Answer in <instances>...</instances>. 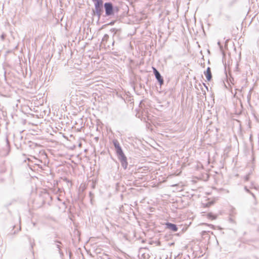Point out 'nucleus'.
<instances>
[{
    "label": "nucleus",
    "mask_w": 259,
    "mask_h": 259,
    "mask_svg": "<svg viewBox=\"0 0 259 259\" xmlns=\"http://www.w3.org/2000/svg\"><path fill=\"white\" fill-rule=\"evenodd\" d=\"M226 18H227L228 19H230V16H226Z\"/></svg>",
    "instance_id": "7c9ffc66"
},
{
    "label": "nucleus",
    "mask_w": 259,
    "mask_h": 259,
    "mask_svg": "<svg viewBox=\"0 0 259 259\" xmlns=\"http://www.w3.org/2000/svg\"><path fill=\"white\" fill-rule=\"evenodd\" d=\"M244 179H245V181H249V174H248V175H246V176L245 177Z\"/></svg>",
    "instance_id": "6ab92c4d"
},
{
    "label": "nucleus",
    "mask_w": 259,
    "mask_h": 259,
    "mask_svg": "<svg viewBox=\"0 0 259 259\" xmlns=\"http://www.w3.org/2000/svg\"><path fill=\"white\" fill-rule=\"evenodd\" d=\"M115 22V21H111L109 23L107 24L108 25H113Z\"/></svg>",
    "instance_id": "aec40b11"
},
{
    "label": "nucleus",
    "mask_w": 259,
    "mask_h": 259,
    "mask_svg": "<svg viewBox=\"0 0 259 259\" xmlns=\"http://www.w3.org/2000/svg\"><path fill=\"white\" fill-rule=\"evenodd\" d=\"M5 36H6L5 34H3L1 35V37L2 39V40H4V39H5Z\"/></svg>",
    "instance_id": "4be33fe9"
},
{
    "label": "nucleus",
    "mask_w": 259,
    "mask_h": 259,
    "mask_svg": "<svg viewBox=\"0 0 259 259\" xmlns=\"http://www.w3.org/2000/svg\"><path fill=\"white\" fill-rule=\"evenodd\" d=\"M110 31L113 33V39L114 40H120V35L121 32V29L117 28H111Z\"/></svg>",
    "instance_id": "20e7f679"
},
{
    "label": "nucleus",
    "mask_w": 259,
    "mask_h": 259,
    "mask_svg": "<svg viewBox=\"0 0 259 259\" xmlns=\"http://www.w3.org/2000/svg\"><path fill=\"white\" fill-rule=\"evenodd\" d=\"M33 226H34L35 225V223H33Z\"/></svg>",
    "instance_id": "f704fd0d"
},
{
    "label": "nucleus",
    "mask_w": 259,
    "mask_h": 259,
    "mask_svg": "<svg viewBox=\"0 0 259 259\" xmlns=\"http://www.w3.org/2000/svg\"><path fill=\"white\" fill-rule=\"evenodd\" d=\"M57 199L59 201H61V199H60V198L59 197H57Z\"/></svg>",
    "instance_id": "473e14b6"
},
{
    "label": "nucleus",
    "mask_w": 259,
    "mask_h": 259,
    "mask_svg": "<svg viewBox=\"0 0 259 259\" xmlns=\"http://www.w3.org/2000/svg\"><path fill=\"white\" fill-rule=\"evenodd\" d=\"M94 4L95 9L92 11V15L98 17L99 20L101 17L113 18L118 14L120 10L119 6L111 2L104 3L103 0H92Z\"/></svg>",
    "instance_id": "f257e3e1"
},
{
    "label": "nucleus",
    "mask_w": 259,
    "mask_h": 259,
    "mask_svg": "<svg viewBox=\"0 0 259 259\" xmlns=\"http://www.w3.org/2000/svg\"><path fill=\"white\" fill-rule=\"evenodd\" d=\"M249 194H251L252 196V197L255 199V195L252 192H251V193H249Z\"/></svg>",
    "instance_id": "c85d7f7f"
},
{
    "label": "nucleus",
    "mask_w": 259,
    "mask_h": 259,
    "mask_svg": "<svg viewBox=\"0 0 259 259\" xmlns=\"http://www.w3.org/2000/svg\"><path fill=\"white\" fill-rule=\"evenodd\" d=\"M101 259H111L109 255L107 254H103L102 256H100Z\"/></svg>",
    "instance_id": "4468645a"
},
{
    "label": "nucleus",
    "mask_w": 259,
    "mask_h": 259,
    "mask_svg": "<svg viewBox=\"0 0 259 259\" xmlns=\"http://www.w3.org/2000/svg\"><path fill=\"white\" fill-rule=\"evenodd\" d=\"M94 140H95L96 142H98L99 140V137H95Z\"/></svg>",
    "instance_id": "cd10ccee"
},
{
    "label": "nucleus",
    "mask_w": 259,
    "mask_h": 259,
    "mask_svg": "<svg viewBox=\"0 0 259 259\" xmlns=\"http://www.w3.org/2000/svg\"><path fill=\"white\" fill-rule=\"evenodd\" d=\"M204 74L206 77V80L207 81H210L212 79V74L211 72V68L209 67H208L206 68V70L204 71Z\"/></svg>",
    "instance_id": "423d86ee"
},
{
    "label": "nucleus",
    "mask_w": 259,
    "mask_h": 259,
    "mask_svg": "<svg viewBox=\"0 0 259 259\" xmlns=\"http://www.w3.org/2000/svg\"><path fill=\"white\" fill-rule=\"evenodd\" d=\"M203 85L205 87V88L206 89V90H207V91H208V87L206 85V84L205 83H203Z\"/></svg>",
    "instance_id": "bb28decb"
},
{
    "label": "nucleus",
    "mask_w": 259,
    "mask_h": 259,
    "mask_svg": "<svg viewBox=\"0 0 259 259\" xmlns=\"http://www.w3.org/2000/svg\"><path fill=\"white\" fill-rule=\"evenodd\" d=\"M6 144L5 145V148L6 149V153L4 154V155L7 156L9 154L10 151V145L8 138L6 139Z\"/></svg>",
    "instance_id": "1a4fd4ad"
},
{
    "label": "nucleus",
    "mask_w": 259,
    "mask_h": 259,
    "mask_svg": "<svg viewBox=\"0 0 259 259\" xmlns=\"http://www.w3.org/2000/svg\"><path fill=\"white\" fill-rule=\"evenodd\" d=\"M252 90H253V89H250L249 91V93L247 95V101L248 102H249L251 100V93H252Z\"/></svg>",
    "instance_id": "ddd939ff"
},
{
    "label": "nucleus",
    "mask_w": 259,
    "mask_h": 259,
    "mask_svg": "<svg viewBox=\"0 0 259 259\" xmlns=\"http://www.w3.org/2000/svg\"><path fill=\"white\" fill-rule=\"evenodd\" d=\"M203 85L205 87V88L206 89V90H207V91H208V87L206 85V84L205 83H203Z\"/></svg>",
    "instance_id": "393cba45"
},
{
    "label": "nucleus",
    "mask_w": 259,
    "mask_h": 259,
    "mask_svg": "<svg viewBox=\"0 0 259 259\" xmlns=\"http://www.w3.org/2000/svg\"><path fill=\"white\" fill-rule=\"evenodd\" d=\"M165 228L169 229L172 232H177L178 230V227L175 224H173L168 222L165 223Z\"/></svg>",
    "instance_id": "39448f33"
},
{
    "label": "nucleus",
    "mask_w": 259,
    "mask_h": 259,
    "mask_svg": "<svg viewBox=\"0 0 259 259\" xmlns=\"http://www.w3.org/2000/svg\"><path fill=\"white\" fill-rule=\"evenodd\" d=\"M236 0H233L230 3V6H232L235 3H236Z\"/></svg>",
    "instance_id": "412c9836"
},
{
    "label": "nucleus",
    "mask_w": 259,
    "mask_h": 259,
    "mask_svg": "<svg viewBox=\"0 0 259 259\" xmlns=\"http://www.w3.org/2000/svg\"><path fill=\"white\" fill-rule=\"evenodd\" d=\"M218 45L220 46V49H222V48H223V46L221 45V42H220V41H219V42H218Z\"/></svg>",
    "instance_id": "b1692460"
},
{
    "label": "nucleus",
    "mask_w": 259,
    "mask_h": 259,
    "mask_svg": "<svg viewBox=\"0 0 259 259\" xmlns=\"http://www.w3.org/2000/svg\"><path fill=\"white\" fill-rule=\"evenodd\" d=\"M258 144H259V134H258Z\"/></svg>",
    "instance_id": "72a5a7b5"
},
{
    "label": "nucleus",
    "mask_w": 259,
    "mask_h": 259,
    "mask_svg": "<svg viewBox=\"0 0 259 259\" xmlns=\"http://www.w3.org/2000/svg\"><path fill=\"white\" fill-rule=\"evenodd\" d=\"M152 70L157 81L158 82L160 87L162 86L164 84V79L163 77L161 76L159 71L155 67H152Z\"/></svg>",
    "instance_id": "7ed1b4c3"
},
{
    "label": "nucleus",
    "mask_w": 259,
    "mask_h": 259,
    "mask_svg": "<svg viewBox=\"0 0 259 259\" xmlns=\"http://www.w3.org/2000/svg\"><path fill=\"white\" fill-rule=\"evenodd\" d=\"M207 218L211 220H214L217 219V215L212 212H209L207 214Z\"/></svg>",
    "instance_id": "9b49d317"
},
{
    "label": "nucleus",
    "mask_w": 259,
    "mask_h": 259,
    "mask_svg": "<svg viewBox=\"0 0 259 259\" xmlns=\"http://www.w3.org/2000/svg\"><path fill=\"white\" fill-rule=\"evenodd\" d=\"M203 85L205 87V88L206 89V90H207V91H208V87L206 85V84L205 83H203Z\"/></svg>",
    "instance_id": "a878e982"
},
{
    "label": "nucleus",
    "mask_w": 259,
    "mask_h": 259,
    "mask_svg": "<svg viewBox=\"0 0 259 259\" xmlns=\"http://www.w3.org/2000/svg\"><path fill=\"white\" fill-rule=\"evenodd\" d=\"M115 41V40L113 39V41H112V46H113L114 45Z\"/></svg>",
    "instance_id": "c756f323"
},
{
    "label": "nucleus",
    "mask_w": 259,
    "mask_h": 259,
    "mask_svg": "<svg viewBox=\"0 0 259 259\" xmlns=\"http://www.w3.org/2000/svg\"><path fill=\"white\" fill-rule=\"evenodd\" d=\"M236 213L235 208L233 207H232L230 210V216H234Z\"/></svg>",
    "instance_id": "f8f14e48"
},
{
    "label": "nucleus",
    "mask_w": 259,
    "mask_h": 259,
    "mask_svg": "<svg viewBox=\"0 0 259 259\" xmlns=\"http://www.w3.org/2000/svg\"><path fill=\"white\" fill-rule=\"evenodd\" d=\"M92 188L93 189H94L95 188V183L94 182H93L92 184Z\"/></svg>",
    "instance_id": "5701e85b"
},
{
    "label": "nucleus",
    "mask_w": 259,
    "mask_h": 259,
    "mask_svg": "<svg viewBox=\"0 0 259 259\" xmlns=\"http://www.w3.org/2000/svg\"><path fill=\"white\" fill-rule=\"evenodd\" d=\"M109 36L107 34H104V35L103 36V37L102 39L101 45L106 47V42L108 41V40L109 39Z\"/></svg>",
    "instance_id": "6e6552de"
},
{
    "label": "nucleus",
    "mask_w": 259,
    "mask_h": 259,
    "mask_svg": "<svg viewBox=\"0 0 259 259\" xmlns=\"http://www.w3.org/2000/svg\"><path fill=\"white\" fill-rule=\"evenodd\" d=\"M112 143L114 147V150L117 157L120 161L121 166L125 170L127 168L128 166L127 157L124 154L123 151L117 139H113L112 140Z\"/></svg>",
    "instance_id": "f03ea898"
},
{
    "label": "nucleus",
    "mask_w": 259,
    "mask_h": 259,
    "mask_svg": "<svg viewBox=\"0 0 259 259\" xmlns=\"http://www.w3.org/2000/svg\"><path fill=\"white\" fill-rule=\"evenodd\" d=\"M234 216H230L229 218V221L231 223H235V220L233 219Z\"/></svg>",
    "instance_id": "2eb2a0df"
},
{
    "label": "nucleus",
    "mask_w": 259,
    "mask_h": 259,
    "mask_svg": "<svg viewBox=\"0 0 259 259\" xmlns=\"http://www.w3.org/2000/svg\"><path fill=\"white\" fill-rule=\"evenodd\" d=\"M64 189L63 188H58L57 191L56 192V193H62V192H64Z\"/></svg>",
    "instance_id": "dca6fc26"
},
{
    "label": "nucleus",
    "mask_w": 259,
    "mask_h": 259,
    "mask_svg": "<svg viewBox=\"0 0 259 259\" xmlns=\"http://www.w3.org/2000/svg\"><path fill=\"white\" fill-rule=\"evenodd\" d=\"M244 190L245 191L248 193H251V192L247 188L246 186L244 187Z\"/></svg>",
    "instance_id": "a211bd4d"
},
{
    "label": "nucleus",
    "mask_w": 259,
    "mask_h": 259,
    "mask_svg": "<svg viewBox=\"0 0 259 259\" xmlns=\"http://www.w3.org/2000/svg\"><path fill=\"white\" fill-rule=\"evenodd\" d=\"M54 244L56 245V247L58 249L59 253L61 256H63L64 255V253L63 251L61 250V244L62 242L59 240L56 239L54 240Z\"/></svg>",
    "instance_id": "0eeeda50"
},
{
    "label": "nucleus",
    "mask_w": 259,
    "mask_h": 259,
    "mask_svg": "<svg viewBox=\"0 0 259 259\" xmlns=\"http://www.w3.org/2000/svg\"><path fill=\"white\" fill-rule=\"evenodd\" d=\"M62 182L65 183L67 187L69 189H70L72 187V183L67 178H64L62 179Z\"/></svg>",
    "instance_id": "9d476101"
},
{
    "label": "nucleus",
    "mask_w": 259,
    "mask_h": 259,
    "mask_svg": "<svg viewBox=\"0 0 259 259\" xmlns=\"http://www.w3.org/2000/svg\"><path fill=\"white\" fill-rule=\"evenodd\" d=\"M249 139H250V140L251 141V139H252V136H251V135H250Z\"/></svg>",
    "instance_id": "2f4dec72"
},
{
    "label": "nucleus",
    "mask_w": 259,
    "mask_h": 259,
    "mask_svg": "<svg viewBox=\"0 0 259 259\" xmlns=\"http://www.w3.org/2000/svg\"><path fill=\"white\" fill-rule=\"evenodd\" d=\"M238 66H239L238 64H236L235 68V69H234V71L235 72H238L239 71V67H238Z\"/></svg>",
    "instance_id": "f3484780"
}]
</instances>
